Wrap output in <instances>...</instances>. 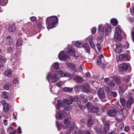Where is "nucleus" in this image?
<instances>
[{
	"mask_svg": "<svg viewBox=\"0 0 134 134\" xmlns=\"http://www.w3.org/2000/svg\"><path fill=\"white\" fill-rule=\"evenodd\" d=\"M107 114L110 116L114 117L116 115V111L115 110H110L107 112Z\"/></svg>",
	"mask_w": 134,
	"mask_h": 134,
	"instance_id": "obj_20",
	"label": "nucleus"
},
{
	"mask_svg": "<svg viewBox=\"0 0 134 134\" xmlns=\"http://www.w3.org/2000/svg\"><path fill=\"white\" fill-rule=\"evenodd\" d=\"M52 66L54 67V69L57 70L59 69V64L58 62H56L54 63Z\"/></svg>",
	"mask_w": 134,
	"mask_h": 134,
	"instance_id": "obj_35",
	"label": "nucleus"
},
{
	"mask_svg": "<svg viewBox=\"0 0 134 134\" xmlns=\"http://www.w3.org/2000/svg\"><path fill=\"white\" fill-rule=\"evenodd\" d=\"M11 85L10 84L7 83L5 84L4 86V88L6 90H8L11 87Z\"/></svg>",
	"mask_w": 134,
	"mask_h": 134,
	"instance_id": "obj_39",
	"label": "nucleus"
},
{
	"mask_svg": "<svg viewBox=\"0 0 134 134\" xmlns=\"http://www.w3.org/2000/svg\"><path fill=\"white\" fill-rule=\"evenodd\" d=\"M80 86L79 85H76V86L75 87V90H76V89H79L80 88Z\"/></svg>",
	"mask_w": 134,
	"mask_h": 134,
	"instance_id": "obj_61",
	"label": "nucleus"
},
{
	"mask_svg": "<svg viewBox=\"0 0 134 134\" xmlns=\"http://www.w3.org/2000/svg\"><path fill=\"white\" fill-rule=\"evenodd\" d=\"M98 95L100 99L104 98L105 96L104 90L102 88H99L98 90Z\"/></svg>",
	"mask_w": 134,
	"mask_h": 134,
	"instance_id": "obj_11",
	"label": "nucleus"
},
{
	"mask_svg": "<svg viewBox=\"0 0 134 134\" xmlns=\"http://www.w3.org/2000/svg\"><path fill=\"white\" fill-rule=\"evenodd\" d=\"M70 54L76 58L79 56L78 53L75 50L72 49H71L69 50V52Z\"/></svg>",
	"mask_w": 134,
	"mask_h": 134,
	"instance_id": "obj_15",
	"label": "nucleus"
},
{
	"mask_svg": "<svg viewBox=\"0 0 134 134\" xmlns=\"http://www.w3.org/2000/svg\"><path fill=\"white\" fill-rule=\"evenodd\" d=\"M93 120V117L91 115H89L88 116V120Z\"/></svg>",
	"mask_w": 134,
	"mask_h": 134,
	"instance_id": "obj_53",
	"label": "nucleus"
},
{
	"mask_svg": "<svg viewBox=\"0 0 134 134\" xmlns=\"http://www.w3.org/2000/svg\"><path fill=\"white\" fill-rule=\"evenodd\" d=\"M84 134H91V133L89 131H86L84 132Z\"/></svg>",
	"mask_w": 134,
	"mask_h": 134,
	"instance_id": "obj_63",
	"label": "nucleus"
},
{
	"mask_svg": "<svg viewBox=\"0 0 134 134\" xmlns=\"http://www.w3.org/2000/svg\"><path fill=\"white\" fill-rule=\"evenodd\" d=\"M110 124V121H107L105 123L104 127L102 131V134H106L108 132V131L109 129Z\"/></svg>",
	"mask_w": 134,
	"mask_h": 134,
	"instance_id": "obj_10",
	"label": "nucleus"
},
{
	"mask_svg": "<svg viewBox=\"0 0 134 134\" xmlns=\"http://www.w3.org/2000/svg\"><path fill=\"white\" fill-rule=\"evenodd\" d=\"M80 122L82 124H84L85 123L86 120L85 119H81L80 120Z\"/></svg>",
	"mask_w": 134,
	"mask_h": 134,
	"instance_id": "obj_56",
	"label": "nucleus"
},
{
	"mask_svg": "<svg viewBox=\"0 0 134 134\" xmlns=\"http://www.w3.org/2000/svg\"><path fill=\"white\" fill-rule=\"evenodd\" d=\"M113 48L114 51L116 52L120 53L122 51L121 47V44L120 43H118L114 44Z\"/></svg>",
	"mask_w": 134,
	"mask_h": 134,
	"instance_id": "obj_7",
	"label": "nucleus"
},
{
	"mask_svg": "<svg viewBox=\"0 0 134 134\" xmlns=\"http://www.w3.org/2000/svg\"><path fill=\"white\" fill-rule=\"evenodd\" d=\"M0 60L3 62H5L6 61L5 58L0 55Z\"/></svg>",
	"mask_w": 134,
	"mask_h": 134,
	"instance_id": "obj_49",
	"label": "nucleus"
},
{
	"mask_svg": "<svg viewBox=\"0 0 134 134\" xmlns=\"http://www.w3.org/2000/svg\"><path fill=\"white\" fill-rule=\"evenodd\" d=\"M93 120H88V126H91L93 124Z\"/></svg>",
	"mask_w": 134,
	"mask_h": 134,
	"instance_id": "obj_48",
	"label": "nucleus"
},
{
	"mask_svg": "<svg viewBox=\"0 0 134 134\" xmlns=\"http://www.w3.org/2000/svg\"><path fill=\"white\" fill-rule=\"evenodd\" d=\"M63 104L65 105V106L66 105H69L72 103L71 101H70L68 99H67L63 100Z\"/></svg>",
	"mask_w": 134,
	"mask_h": 134,
	"instance_id": "obj_21",
	"label": "nucleus"
},
{
	"mask_svg": "<svg viewBox=\"0 0 134 134\" xmlns=\"http://www.w3.org/2000/svg\"><path fill=\"white\" fill-rule=\"evenodd\" d=\"M77 104L78 105L80 109H82V105L80 104V102H77Z\"/></svg>",
	"mask_w": 134,
	"mask_h": 134,
	"instance_id": "obj_55",
	"label": "nucleus"
},
{
	"mask_svg": "<svg viewBox=\"0 0 134 134\" xmlns=\"http://www.w3.org/2000/svg\"><path fill=\"white\" fill-rule=\"evenodd\" d=\"M115 81L117 83H120V80L119 79H116L115 80Z\"/></svg>",
	"mask_w": 134,
	"mask_h": 134,
	"instance_id": "obj_64",
	"label": "nucleus"
},
{
	"mask_svg": "<svg viewBox=\"0 0 134 134\" xmlns=\"http://www.w3.org/2000/svg\"><path fill=\"white\" fill-rule=\"evenodd\" d=\"M71 122L69 118L65 119L64 121V124L65 125V126H64V128H68L71 124Z\"/></svg>",
	"mask_w": 134,
	"mask_h": 134,
	"instance_id": "obj_16",
	"label": "nucleus"
},
{
	"mask_svg": "<svg viewBox=\"0 0 134 134\" xmlns=\"http://www.w3.org/2000/svg\"><path fill=\"white\" fill-rule=\"evenodd\" d=\"M57 72L58 74L60 75L61 77H71L72 76V75L68 73H65L62 70H60L57 71Z\"/></svg>",
	"mask_w": 134,
	"mask_h": 134,
	"instance_id": "obj_13",
	"label": "nucleus"
},
{
	"mask_svg": "<svg viewBox=\"0 0 134 134\" xmlns=\"http://www.w3.org/2000/svg\"><path fill=\"white\" fill-rule=\"evenodd\" d=\"M130 127L128 126H126L124 127V130L126 132H127L130 130Z\"/></svg>",
	"mask_w": 134,
	"mask_h": 134,
	"instance_id": "obj_52",
	"label": "nucleus"
},
{
	"mask_svg": "<svg viewBox=\"0 0 134 134\" xmlns=\"http://www.w3.org/2000/svg\"><path fill=\"white\" fill-rule=\"evenodd\" d=\"M57 105L55 106V107L57 109H59L62 107V102L61 100H58L57 101Z\"/></svg>",
	"mask_w": 134,
	"mask_h": 134,
	"instance_id": "obj_22",
	"label": "nucleus"
},
{
	"mask_svg": "<svg viewBox=\"0 0 134 134\" xmlns=\"http://www.w3.org/2000/svg\"><path fill=\"white\" fill-rule=\"evenodd\" d=\"M102 24L99 25L98 26V30H100L103 33L105 28V33L106 35H108L110 33L111 31L112 27L110 25L106 24L103 28H102Z\"/></svg>",
	"mask_w": 134,
	"mask_h": 134,
	"instance_id": "obj_4",
	"label": "nucleus"
},
{
	"mask_svg": "<svg viewBox=\"0 0 134 134\" xmlns=\"http://www.w3.org/2000/svg\"><path fill=\"white\" fill-rule=\"evenodd\" d=\"M101 61L100 59H98L97 60V64L99 65L101 63Z\"/></svg>",
	"mask_w": 134,
	"mask_h": 134,
	"instance_id": "obj_60",
	"label": "nucleus"
},
{
	"mask_svg": "<svg viewBox=\"0 0 134 134\" xmlns=\"http://www.w3.org/2000/svg\"><path fill=\"white\" fill-rule=\"evenodd\" d=\"M98 43L96 45L97 48L99 51L101 50L102 48V45H101V43L103 42V39L102 37H98L97 38Z\"/></svg>",
	"mask_w": 134,
	"mask_h": 134,
	"instance_id": "obj_9",
	"label": "nucleus"
},
{
	"mask_svg": "<svg viewBox=\"0 0 134 134\" xmlns=\"http://www.w3.org/2000/svg\"><path fill=\"white\" fill-rule=\"evenodd\" d=\"M74 45L76 47L80 48L82 46V44L79 42H77L75 43Z\"/></svg>",
	"mask_w": 134,
	"mask_h": 134,
	"instance_id": "obj_44",
	"label": "nucleus"
},
{
	"mask_svg": "<svg viewBox=\"0 0 134 134\" xmlns=\"http://www.w3.org/2000/svg\"><path fill=\"white\" fill-rule=\"evenodd\" d=\"M13 82L15 84H17L18 83L19 81L17 78H15L13 80Z\"/></svg>",
	"mask_w": 134,
	"mask_h": 134,
	"instance_id": "obj_57",
	"label": "nucleus"
},
{
	"mask_svg": "<svg viewBox=\"0 0 134 134\" xmlns=\"http://www.w3.org/2000/svg\"><path fill=\"white\" fill-rule=\"evenodd\" d=\"M69 108L68 107L64 108V109H63V113L61 114L59 112H57L56 115V119H61L65 117H69Z\"/></svg>",
	"mask_w": 134,
	"mask_h": 134,
	"instance_id": "obj_2",
	"label": "nucleus"
},
{
	"mask_svg": "<svg viewBox=\"0 0 134 134\" xmlns=\"http://www.w3.org/2000/svg\"><path fill=\"white\" fill-rule=\"evenodd\" d=\"M8 93H7L6 92H3L2 94V96L3 98L5 99H8L9 98Z\"/></svg>",
	"mask_w": 134,
	"mask_h": 134,
	"instance_id": "obj_29",
	"label": "nucleus"
},
{
	"mask_svg": "<svg viewBox=\"0 0 134 134\" xmlns=\"http://www.w3.org/2000/svg\"><path fill=\"white\" fill-rule=\"evenodd\" d=\"M64 91L67 92H71L73 90V88H72L70 87H65L64 88Z\"/></svg>",
	"mask_w": 134,
	"mask_h": 134,
	"instance_id": "obj_28",
	"label": "nucleus"
},
{
	"mask_svg": "<svg viewBox=\"0 0 134 134\" xmlns=\"http://www.w3.org/2000/svg\"><path fill=\"white\" fill-rule=\"evenodd\" d=\"M58 57L60 60L63 61L66 60L69 58V56L65 54L63 51L60 52L58 55Z\"/></svg>",
	"mask_w": 134,
	"mask_h": 134,
	"instance_id": "obj_8",
	"label": "nucleus"
},
{
	"mask_svg": "<svg viewBox=\"0 0 134 134\" xmlns=\"http://www.w3.org/2000/svg\"><path fill=\"white\" fill-rule=\"evenodd\" d=\"M72 128H70L69 129L68 131V133L69 134H70L72 132Z\"/></svg>",
	"mask_w": 134,
	"mask_h": 134,
	"instance_id": "obj_62",
	"label": "nucleus"
},
{
	"mask_svg": "<svg viewBox=\"0 0 134 134\" xmlns=\"http://www.w3.org/2000/svg\"><path fill=\"white\" fill-rule=\"evenodd\" d=\"M108 85L111 87H113L115 85L113 81H110L109 82Z\"/></svg>",
	"mask_w": 134,
	"mask_h": 134,
	"instance_id": "obj_47",
	"label": "nucleus"
},
{
	"mask_svg": "<svg viewBox=\"0 0 134 134\" xmlns=\"http://www.w3.org/2000/svg\"><path fill=\"white\" fill-rule=\"evenodd\" d=\"M110 22L114 26H116L118 23L117 20L115 19H113L110 20Z\"/></svg>",
	"mask_w": 134,
	"mask_h": 134,
	"instance_id": "obj_26",
	"label": "nucleus"
},
{
	"mask_svg": "<svg viewBox=\"0 0 134 134\" xmlns=\"http://www.w3.org/2000/svg\"><path fill=\"white\" fill-rule=\"evenodd\" d=\"M128 65L126 63H122L119 66V69L121 71H124L126 70L128 68Z\"/></svg>",
	"mask_w": 134,
	"mask_h": 134,
	"instance_id": "obj_12",
	"label": "nucleus"
},
{
	"mask_svg": "<svg viewBox=\"0 0 134 134\" xmlns=\"http://www.w3.org/2000/svg\"><path fill=\"white\" fill-rule=\"evenodd\" d=\"M63 84V83L62 81L59 82L56 84V85L59 87H61Z\"/></svg>",
	"mask_w": 134,
	"mask_h": 134,
	"instance_id": "obj_45",
	"label": "nucleus"
},
{
	"mask_svg": "<svg viewBox=\"0 0 134 134\" xmlns=\"http://www.w3.org/2000/svg\"><path fill=\"white\" fill-rule=\"evenodd\" d=\"M120 102L123 106L130 108L133 103V99L132 97H130L126 102H125L124 99L121 97L120 98Z\"/></svg>",
	"mask_w": 134,
	"mask_h": 134,
	"instance_id": "obj_3",
	"label": "nucleus"
},
{
	"mask_svg": "<svg viewBox=\"0 0 134 134\" xmlns=\"http://www.w3.org/2000/svg\"><path fill=\"white\" fill-rule=\"evenodd\" d=\"M30 19L31 21H34L36 20V18L35 16H32V17H30Z\"/></svg>",
	"mask_w": 134,
	"mask_h": 134,
	"instance_id": "obj_58",
	"label": "nucleus"
},
{
	"mask_svg": "<svg viewBox=\"0 0 134 134\" xmlns=\"http://www.w3.org/2000/svg\"><path fill=\"white\" fill-rule=\"evenodd\" d=\"M129 44L127 43H125L122 44H121V48H125V49H127L129 47Z\"/></svg>",
	"mask_w": 134,
	"mask_h": 134,
	"instance_id": "obj_34",
	"label": "nucleus"
},
{
	"mask_svg": "<svg viewBox=\"0 0 134 134\" xmlns=\"http://www.w3.org/2000/svg\"><path fill=\"white\" fill-rule=\"evenodd\" d=\"M58 18L56 16H53L47 18L46 23L49 29L54 27V25L58 22Z\"/></svg>",
	"mask_w": 134,
	"mask_h": 134,
	"instance_id": "obj_1",
	"label": "nucleus"
},
{
	"mask_svg": "<svg viewBox=\"0 0 134 134\" xmlns=\"http://www.w3.org/2000/svg\"><path fill=\"white\" fill-rule=\"evenodd\" d=\"M5 75L9 77H10L12 75V72L10 70H6L4 72Z\"/></svg>",
	"mask_w": 134,
	"mask_h": 134,
	"instance_id": "obj_23",
	"label": "nucleus"
},
{
	"mask_svg": "<svg viewBox=\"0 0 134 134\" xmlns=\"http://www.w3.org/2000/svg\"><path fill=\"white\" fill-rule=\"evenodd\" d=\"M9 31L11 32L15 31V26L13 25H10L9 27Z\"/></svg>",
	"mask_w": 134,
	"mask_h": 134,
	"instance_id": "obj_33",
	"label": "nucleus"
},
{
	"mask_svg": "<svg viewBox=\"0 0 134 134\" xmlns=\"http://www.w3.org/2000/svg\"><path fill=\"white\" fill-rule=\"evenodd\" d=\"M80 98L81 101L84 103H85L87 101V99L86 98L83 96H80Z\"/></svg>",
	"mask_w": 134,
	"mask_h": 134,
	"instance_id": "obj_27",
	"label": "nucleus"
},
{
	"mask_svg": "<svg viewBox=\"0 0 134 134\" xmlns=\"http://www.w3.org/2000/svg\"><path fill=\"white\" fill-rule=\"evenodd\" d=\"M83 47L88 53L90 52V47L88 44H85L83 46Z\"/></svg>",
	"mask_w": 134,
	"mask_h": 134,
	"instance_id": "obj_25",
	"label": "nucleus"
},
{
	"mask_svg": "<svg viewBox=\"0 0 134 134\" xmlns=\"http://www.w3.org/2000/svg\"><path fill=\"white\" fill-rule=\"evenodd\" d=\"M114 37L115 39L119 41H120L121 40L120 34L115 33Z\"/></svg>",
	"mask_w": 134,
	"mask_h": 134,
	"instance_id": "obj_30",
	"label": "nucleus"
},
{
	"mask_svg": "<svg viewBox=\"0 0 134 134\" xmlns=\"http://www.w3.org/2000/svg\"><path fill=\"white\" fill-rule=\"evenodd\" d=\"M96 27H93L91 30V32L93 34H94L96 32Z\"/></svg>",
	"mask_w": 134,
	"mask_h": 134,
	"instance_id": "obj_50",
	"label": "nucleus"
},
{
	"mask_svg": "<svg viewBox=\"0 0 134 134\" xmlns=\"http://www.w3.org/2000/svg\"><path fill=\"white\" fill-rule=\"evenodd\" d=\"M124 126V123L123 122H122L120 123L119 125L118 128L119 129H122Z\"/></svg>",
	"mask_w": 134,
	"mask_h": 134,
	"instance_id": "obj_46",
	"label": "nucleus"
},
{
	"mask_svg": "<svg viewBox=\"0 0 134 134\" xmlns=\"http://www.w3.org/2000/svg\"><path fill=\"white\" fill-rule=\"evenodd\" d=\"M22 44V40L21 39H18L16 42V45L18 46H20Z\"/></svg>",
	"mask_w": 134,
	"mask_h": 134,
	"instance_id": "obj_41",
	"label": "nucleus"
},
{
	"mask_svg": "<svg viewBox=\"0 0 134 134\" xmlns=\"http://www.w3.org/2000/svg\"><path fill=\"white\" fill-rule=\"evenodd\" d=\"M128 111L126 109L124 108L121 110L120 111V114L122 115L123 118H125L127 114Z\"/></svg>",
	"mask_w": 134,
	"mask_h": 134,
	"instance_id": "obj_18",
	"label": "nucleus"
},
{
	"mask_svg": "<svg viewBox=\"0 0 134 134\" xmlns=\"http://www.w3.org/2000/svg\"><path fill=\"white\" fill-rule=\"evenodd\" d=\"M9 106L8 104L7 103H4L3 106V109L6 112L8 111L9 109Z\"/></svg>",
	"mask_w": 134,
	"mask_h": 134,
	"instance_id": "obj_24",
	"label": "nucleus"
},
{
	"mask_svg": "<svg viewBox=\"0 0 134 134\" xmlns=\"http://www.w3.org/2000/svg\"><path fill=\"white\" fill-rule=\"evenodd\" d=\"M85 107L87 108L89 111L93 113H97L98 111L99 107H95L92 105L91 103L88 102L85 105Z\"/></svg>",
	"mask_w": 134,
	"mask_h": 134,
	"instance_id": "obj_5",
	"label": "nucleus"
},
{
	"mask_svg": "<svg viewBox=\"0 0 134 134\" xmlns=\"http://www.w3.org/2000/svg\"><path fill=\"white\" fill-rule=\"evenodd\" d=\"M109 95L110 96H113L114 97H115L117 96V93L115 92L111 91L110 93H109Z\"/></svg>",
	"mask_w": 134,
	"mask_h": 134,
	"instance_id": "obj_43",
	"label": "nucleus"
},
{
	"mask_svg": "<svg viewBox=\"0 0 134 134\" xmlns=\"http://www.w3.org/2000/svg\"><path fill=\"white\" fill-rule=\"evenodd\" d=\"M56 125L57 126L58 130H60L62 127H64V126L61 124H59L58 125H57V124L56 122Z\"/></svg>",
	"mask_w": 134,
	"mask_h": 134,
	"instance_id": "obj_42",
	"label": "nucleus"
},
{
	"mask_svg": "<svg viewBox=\"0 0 134 134\" xmlns=\"http://www.w3.org/2000/svg\"><path fill=\"white\" fill-rule=\"evenodd\" d=\"M67 65L71 69H74L75 68L74 64L72 63H69L67 64Z\"/></svg>",
	"mask_w": 134,
	"mask_h": 134,
	"instance_id": "obj_38",
	"label": "nucleus"
},
{
	"mask_svg": "<svg viewBox=\"0 0 134 134\" xmlns=\"http://www.w3.org/2000/svg\"><path fill=\"white\" fill-rule=\"evenodd\" d=\"M115 33L120 34L121 30L120 29V27L119 26H118L116 28Z\"/></svg>",
	"mask_w": 134,
	"mask_h": 134,
	"instance_id": "obj_40",
	"label": "nucleus"
},
{
	"mask_svg": "<svg viewBox=\"0 0 134 134\" xmlns=\"http://www.w3.org/2000/svg\"><path fill=\"white\" fill-rule=\"evenodd\" d=\"M77 97H74L72 96H70L68 97V99L70 101H71L73 103V102H75L76 100L77 99Z\"/></svg>",
	"mask_w": 134,
	"mask_h": 134,
	"instance_id": "obj_31",
	"label": "nucleus"
},
{
	"mask_svg": "<svg viewBox=\"0 0 134 134\" xmlns=\"http://www.w3.org/2000/svg\"><path fill=\"white\" fill-rule=\"evenodd\" d=\"M83 91L87 92L89 91L90 87L89 85L87 83H85L82 85Z\"/></svg>",
	"mask_w": 134,
	"mask_h": 134,
	"instance_id": "obj_17",
	"label": "nucleus"
},
{
	"mask_svg": "<svg viewBox=\"0 0 134 134\" xmlns=\"http://www.w3.org/2000/svg\"><path fill=\"white\" fill-rule=\"evenodd\" d=\"M105 90L109 94V93H110V92L111 91H110L109 87H106Z\"/></svg>",
	"mask_w": 134,
	"mask_h": 134,
	"instance_id": "obj_54",
	"label": "nucleus"
},
{
	"mask_svg": "<svg viewBox=\"0 0 134 134\" xmlns=\"http://www.w3.org/2000/svg\"><path fill=\"white\" fill-rule=\"evenodd\" d=\"M120 58H121V60H127V56L126 54H122L120 57Z\"/></svg>",
	"mask_w": 134,
	"mask_h": 134,
	"instance_id": "obj_32",
	"label": "nucleus"
},
{
	"mask_svg": "<svg viewBox=\"0 0 134 134\" xmlns=\"http://www.w3.org/2000/svg\"><path fill=\"white\" fill-rule=\"evenodd\" d=\"M51 73H48L47 76V79L48 80L49 83H54L56 82L59 80V78L57 76L56 74H54L53 76H51Z\"/></svg>",
	"mask_w": 134,
	"mask_h": 134,
	"instance_id": "obj_6",
	"label": "nucleus"
},
{
	"mask_svg": "<svg viewBox=\"0 0 134 134\" xmlns=\"http://www.w3.org/2000/svg\"><path fill=\"white\" fill-rule=\"evenodd\" d=\"M131 37L133 42H134V32L132 31L131 32Z\"/></svg>",
	"mask_w": 134,
	"mask_h": 134,
	"instance_id": "obj_59",
	"label": "nucleus"
},
{
	"mask_svg": "<svg viewBox=\"0 0 134 134\" xmlns=\"http://www.w3.org/2000/svg\"><path fill=\"white\" fill-rule=\"evenodd\" d=\"M6 42L9 45H12L14 42V41L9 36H8L6 38Z\"/></svg>",
	"mask_w": 134,
	"mask_h": 134,
	"instance_id": "obj_19",
	"label": "nucleus"
},
{
	"mask_svg": "<svg viewBox=\"0 0 134 134\" xmlns=\"http://www.w3.org/2000/svg\"><path fill=\"white\" fill-rule=\"evenodd\" d=\"M91 37V39L89 40V42L92 48L93 49H94L95 47V45L92 41L93 38L92 37Z\"/></svg>",
	"mask_w": 134,
	"mask_h": 134,
	"instance_id": "obj_36",
	"label": "nucleus"
},
{
	"mask_svg": "<svg viewBox=\"0 0 134 134\" xmlns=\"http://www.w3.org/2000/svg\"><path fill=\"white\" fill-rule=\"evenodd\" d=\"M75 82L77 83H81L83 81V79L80 76H77L73 78Z\"/></svg>",
	"mask_w": 134,
	"mask_h": 134,
	"instance_id": "obj_14",
	"label": "nucleus"
},
{
	"mask_svg": "<svg viewBox=\"0 0 134 134\" xmlns=\"http://www.w3.org/2000/svg\"><path fill=\"white\" fill-rule=\"evenodd\" d=\"M8 0H0V4L2 6L5 5L7 3Z\"/></svg>",
	"mask_w": 134,
	"mask_h": 134,
	"instance_id": "obj_37",
	"label": "nucleus"
},
{
	"mask_svg": "<svg viewBox=\"0 0 134 134\" xmlns=\"http://www.w3.org/2000/svg\"><path fill=\"white\" fill-rule=\"evenodd\" d=\"M102 129L98 128V129H96V131L97 133H101L102 134Z\"/></svg>",
	"mask_w": 134,
	"mask_h": 134,
	"instance_id": "obj_51",
	"label": "nucleus"
}]
</instances>
